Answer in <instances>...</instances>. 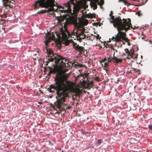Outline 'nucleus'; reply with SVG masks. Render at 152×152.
<instances>
[{
  "mask_svg": "<svg viewBox=\"0 0 152 152\" xmlns=\"http://www.w3.org/2000/svg\"><path fill=\"white\" fill-rule=\"evenodd\" d=\"M68 39H46L44 41L47 55L50 57L45 65H48L50 62L54 61L57 66L58 71L61 73L56 74L55 79V83L50 85L47 90L49 92L52 93H54L55 90L56 91L58 96V98L56 97V102H65L66 97H69V93L72 90V83L67 80L69 77V75L65 74L68 70L66 67L67 66L70 67L71 66L69 64L71 62H69L66 58L59 55L53 54V51L47 47L48 44L53 39H54L58 46L61 47L62 44L66 46L68 45L70 42Z\"/></svg>",
  "mask_w": 152,
  "mask_h": 152,
  "instance_id": "f257e3e1",
  "label": "nucleus"
},
{
  "mask_svg": "<svg viewBox=\"0 0 152 152\" xmlns=\"http://www.w3.org/2000/svg\"><path fill=\"white\" fill-rule=\"evenodd\" d=\"M76 0H70L64 4L67 9L64 10V7L59 6L55 11L60 12L61 13H69L71 12V5H74L73 12L75 17L71 19L67 18L66 16L61 17L58 20L59 23L61 26L60 31L58 32L52 33H48L45 38H85L86 34L82 31L83 27L81 23L78 21L77 17V14L80 9V5L75 6Z\"/></svg>",
  "mask_w": 152,
  "mask_h": 152,
  "instance_id": "f03ea898",
  "label": "nucleus"
},
{
  "mask_svg": "<svg viewBox=\"0 0 152 152\" xmlns=\"http://www.w3.org/2000/svg\"><path fill=\"white\" fill-rule=\"evenodd\" d=\"M54 0H37L34 4V8L39 9L40 7L48 8L47 10H41L37 12L38 14L49 13L53 11L55 6Z\"/></svg>",
  "mask_w": 152,
  "mask_h": 152,
  "instance_id": "7ed1b4c3",
  "label": "nucleus"
},
{
  "mask_svg": "<svg viewBox=\"0 0 152 152\" xmlns=\"http://www.w3.org/2000/svg\"><path fill=\"white\" fill-rule=\"evenodd\" d=\"M111 19L112 21H110L111 23H113L115 27H116L118 31V33L115 37H113L112 38H127L126 37V34L125 32L121 31V29L123 28V20H122L120 17H118L115 18L113 15L110 16Z\"/></svg>",
  "mask_w": 152,
  "mask_h": 152,
  "instance_id": "20e7f679",
  "label": "nucleus"
},
{
  "mask_svg": "<svg viewBox=\"0 0 152 152\" xmlns=\"http://www.w3.org/2000/svg\"><path fill=\"white\" fill-rule=\"evenodd\" d=\"M123 20L124 24H123V27L121 28V31L124 30L125 31H126L129 29L130 28H131L134 30L137 28L139 27L138 26H136L132 27V25L131 23V20L130 19H128L127 20L123 18Z\"/></svg>",
  "mask_w": 152,
  "mask_h": 152,
  "instance_id": "39448f33",
  "label": "nucleus"
},
{
  "mask_svg": "<svg viewBox=\"0 0 152 152\" xmlns=\"http://www.w3.org/2000/svg\"><path fill=\"white\" fill-rule=\"evenodd\" d=\"M3 2L5 7L4 12L6 13H7L10 9L15 5V1L12 0H3Z\"/></svg>",
  "mask_w": 152,
  "mask_h": 152,
  "instance_id": "423d86ee",
  "label": "nucleus"
},
{
  "mask_svg": "<svg viewBox=\"0 0 152 152\" xmlns=\"http://www.w3.org/2000/svg\"><path fill=\"white\" fill-rule=\"evenodd\" d=\"M112 61V57L105 58L100 61V63L104 67L106 68Z\"/></svg>",
  "mask_w": 152,
  "mask_h": 152,
  "instance_id": "0eeeda50",
  "label": "nucleus"
},
{
  "mask_svg": "<svg viewBox=\"0 0 152 152\" xmlns=\"http://www.w3.org/2000/svg\"><path fill=\"white\" fill-rule=\"evenodd\" d=\"M80 84L83 86H84L86 88L88 89L92 88L94 86L93 82L91 81H89L87 82L86 81H83V82H81Z\"/></svg>",
  "mask_w": 152,
  "mask_h": 152,
  "instance_id": "6e6552de",
  "label": "nucleus"
},
{
  "mask_svg": "<svg viewBox=\"0 0 152 152\" xmlns=\"http://www.w3.org/2000/svg\"><path fill=\"white\" fill-rule=\"evenodd\" d=\"M111 39L115 41L116 42V43L120 42H122L123 44H124V42L121 40V39H123L125 42L127 43L128 45L130 46L131 45L129 39H109L110 40Z\"/></svg>",
  "mask_w": 152,
  "mask_h": 152,
  "instance_id": "1a4fd4ad",
  "label": "nucleus"
},
{
  "mask_svg": "<svg viewBox=\"0 0 152 152\" xmlns=\"http://www.w3.org/2000/svg\"><path fill=\"white\" fill-rule=\"evenodd\" d=\"M124 50L128 55L127 58L130 59L132 58L134 54V50L133 49H131L129 50L127 48L125 49Z\"/></svg>",
  "mask_w": 152,
  "mask_h": 152,
  "instance_id": "9d476101",
  "label": "nucleus"
},
{
  "mask_svg": "<svg viewBox=\"0 0 152 152\" xmlns=\"http://www.w3.org/2000/svg\"><path fill=\"white\" fill-rule=\"evenodd\" d=\"M74 47L75 50H77L78 51L81 53H82L83 52H84L85 50L83 48L79 46L78 45H77V43H74Z\"/></svg>",
  "mask_w": 152,
  "mask_h": 152,
  "instance_id": "9b49d317",
  "label": "nucleus"
},
{
  "mask_svg": "<svg viewBox=\"0 0 152 152\" xmlns=\"http://www.w3.org/2000/svg\"><path fill=\"white\" fill-rule=\"evenodd\" d=\"M112 61L116 63L117 64L122 62L123 60L122 58H119L116 57L115 56H114L113 58H112Z\"/></svg>",
  "mask_w": 152,
  "mask_h": 152,
  "instance_id": "f8f14e48",
  "label": "nucleus"
},
{
  "mask_svg": "<svg viewBox=\"0 0 152 152\" xmlns=\"http://www.w3.org/2000/svg\"><path fill=\"white\" fill-rule=\"evenodd\" d=\"M73 92L74 94V95L77 96L79 95L82 92L81 90L79 88H76L74 90Z\"/></svg>",
  "mask_w": 152,
  "mask_h": 152,
  "instance_id": "ddd939ff",
  "label": "nucleus"
},
{
  "mask_svg": "<svg viewBox=\"0 0 152 152\" xmlns=\"http://www.w3.org/2000/svg\"><path fill=\"white\" fill-rule=\"evenodd\" d=\"M97 3L96 1V0H95L93 1H92L91 2V7H93V10H95L96 9L97 7Z\"/></svg>",
  "mask_w": 152,
  "mask_h": 152,
  "instance_id": "4468645a",
  "label": "nucleus"
},
{
  "mask_svg": "<svg viewBox=\"0 0 152 152\" xmlns=\"http://www.w3.org/2000/svg\"><path fill=\"white\" fill-rule=\"evenodd\" d=\"M49 68L50 69V71L48 74H51L52 73H55L56 71V67H54L53 68H51L50 67H49Z\"/></svg>",
  "mask_w": 152,
  "mask_h": 152,
  "instance_id": "2eb2a0df",
  "label": "nucleus"
},
{
  "mask_svg": "<svg viewBox=\"0 0 152 152\" xmlns=\"http://www.w3.org/2000/svg\"><path fill=\"white\" fill-rule=\"evenodd\" d=\"M118 1L119 2H123L124 3V4L127 5L129 6L131 5L127 1L125 0H118Z\"/></svg>",
  "mask_w": 152,
  "mask_h": 152,
  "instance_id": "dca6fc26",
  "label": "nucleus"
},
{
  "mask_svg": "<svg viewBox=\"0 0 152 152\" xmlns=\"http://www.w3.org/2000/svg\"><path fill=\"white\" fill-rule=\"evenodd\" d=\"M7 15V13H6L5 12L4 13L3 15H1V19H0L1 20V21H4L6 18V15Z\"/></svg>",
  "mask_w": 152,
  "mask_h": 152,
  "instance_id": "f3484780",
  "label": "nucleus"
},
{
  "mask_svg": "<svg viewBox=\"0 0 152 152\" xmlns=\"http://www.w3.org/2000/svg\"><path fill=\"white\" fill-rule=\"evenodd\" d=\"M97 3L100 6H102L104 3L103 0H96Z\"/></svg>",
  "mask_w": 152,
  "mask_h": 152,
  "instance_id": "a211bd4d",
  "label": "nucleus"
},
{
  "mask_svg": "<svg viewBox=\"0 0 152 152\" xmlns=\"http://www.w3.org/2000/svg\"><path fill=\"white\" fill-rule=\"evenodd\" d=\"M140 71V70L137 69L135 68H132V70H130V73H132L133 72H138Z\"/></svg>",
  "mask_w": 152,
  "mask_h": 152,
  "instance_id": "6ab92c4d",
  "label": "nucleus"
},
{
  "mask_svg": "<svg viewBox=\"0 0 152 152\" xmlns=\"http://www.w3.org/2000/svg\"><path fill=\"white\" fill-rule=\"evenodd\" d=\"M102 142V140L101 139H99L98 140L97 142V144L99 145H100Z\"/></svg>",
  "mask_w": 152,
  "mask_h": 152,
  "instance_id": "aec40b11",
  "label": "nucleus"
},
{
  "mask_svg": "<svg viewBox=\"0 0 152 152\" xmlns=\"http://www.w3.org/2000/svg\"><path fill=\"white\" fill-rule=\"evenodd\" d=\"M149 129L150 130H152V125L150 124L148 125Z\"/></svg>",
  "mask_w": 152,
  "mask_h": 152,
  "instance_id": "412c9836",
  "label": "nucleus"
},
{
  "mask_svg": "<svg viewBox=\"0 0 152 152\" xmlns=\"http://www.w3.org/2000/svg\"><path fill=\"white\" fill-rule=\"evenodd\" d=\"M95 80H96V81H99V77H96L95 78Z\"/></svg>",
  "mask_w": 152,
  "mask_h": 152,
  "instance_id": "4be33fe9",
  "label": "nucleus"
},
{
  "mask_svg": "<svg viewBox=\"0 0 152 152\" xmlns=\"http://www.w3.org/2000/svg\"><path fill=\"white\" fill-rule=\"evenodd\" d=\"M136 14L139 16H140L142 15V14L140 13L139 12H138Z\"/></svg>",
  "mask_w": 152,
  "mask_h": 152,
  "instance_id": "5701e85b",
  "label": "nucleus"
},
{
  "mask_svg": "<svg viewBox=\"0 0 152 152\" xmlns=\"http://www.w3.org/2000/svg\"><path fill=\"white\" fill-rule=\"evenodd\" d=\"M104 43V45L105 47H106L107 46V43L106 42H103Z\"/></svg>",
  "mask_w": 152,
  "mask_h": 152,
  "instance_id": "b1692460",
  "label": "nucleus"
},
{
  "mask_svg": "<svg viewBox=\"0 0 152 152\" xmlns=\"http://www.w3.org/2000/svg\"><path fill=\"white\" fill-rule=\"evenodd\" d=\"M77 39V40H79L80 42H81V41H82V39Z\"/></svg>",
  "mask_w": 152,
  "mask_h": 152,
  "instance_id": "393cba45",
  "label": "nucleus"
},
{
  "mask_svg": "<svg viewBox=\"0 0 152 152\" xmlns=\"http://www.w3.org/2000/svg\"><path fill=\"white\" fill-rule=\"evenodd\" d=\"M51 107H53V109L54 110H55V105H54L53 104H51Z\"/></svg>",
  "mask_w": 152,
  "mask_h": 152,
  "instance_id": "a878e982",
  "label": "nucleus"
},
{
  "mask_svg": "<svg viewBox=\"0 0 152 152\" xmlns=\"http://www.w3.org/2000/svg\"><path fill=\"white\" fill-rule=\"evenodd\" d=\"M96 38H101V37H99V35L98 34H97V36H96Z\"/></svg>",
  "mask_w": 152,
  "mask_h": 152,
  "instance_id": "bb28decb",
  "label": "nucleus"
},
{
  "mask_svg": "<svg viewBox=\"0 0 152 152\" xmlns=\"http://www.w3.org/2000/svg\"><path fill=\"white\" fill-rule=\"evenodd\" d=\"M149 43L150 44H152V41L151 40H149Z\"/></svg>",
  "mask_w": 152,
  "mask_h": 152,
  "instance_id": "cd10ccee",
  "label": "nucleus"
},
{
  "mask_svg": "<svg viewBox=\"0 0 152 152\" xmlns=\"http://www.w3.org/2000/svg\"><path fill=\"white\" fill-rule=\"evenodd\" d=\"M112 12H113L112 11H111V12L110 14V16H112L111 15L113 14V13Z\"/></svg>",
  "mask_w": 152,
  "mask_h": 152,
  "instance_id": "c85d7f7f",
  "label": "nucleus"
},
{
  "mask_svg": "<svg viewBox=\"0 0 152 152\" xmlns=\"http://www.w3.org/2000/svg\"><path fill=\"white\" fill-rule=\"evenodd\" d=\"M98 39V40H100V39L99 38V39Z\"/></svg>",
  "mask_w": 152,
  "mask_h": 152,
  "instance_id": "c756f323",
  "label": "nucleus"
},
{
  "mask_svg": "<svg viewBox=\"0 0 152 152\" xmlns=\"http://www.w3.org/2000/svg\"><path fill=\"white\" fill-rule=\"evenodd\" d=\"M39 103V104H41V102H39V103Z\"/></svg>",
  "mask_w": 152,
  "mask_h": 152,
  "instance_id": "7c9ffc66",
  "label": "nucleus"
}]
</instances>
